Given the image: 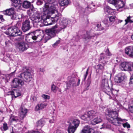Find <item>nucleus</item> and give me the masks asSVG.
Instances as JSON below:
<instances>
[{
    "label": "nucleus",
    "mask_w": 133,
    "mask_h": 133,
    "mask_svg": "<svg viewBox=\"0 0 133 133\" xmlns=\"http://www.w3.org/2000/svg\"><path fill=\"white\" fill-rule=\"evenodd\" d=\"M43 1L45 3L43 8L44 13L41 18V20H43L44 23L47 18H50V16L57 11V6L54 4L56 0H43Z\"/></svg>",
    "instance_id": "1"
},
{
    "label": "nucleus",
    "mask_w": 133,
    "mask_h": 133,
    "mask_svg": "<svg viewBox=\"0 0 133 133\" xmlns=\"http://www.w3.org/2000/svg\"><path fill=\"white\" fill-rule=\"evenodd\" d=\"M98 113L96 111L91 110L85 112L81 116L82 119L89 121H91V124L95 125L101 122L102 120L100 117L97 116Z\"/></svg>",
    "instance_id": "2"
},
{
    "label": "nucleus",
    "mask_w": 133,
    "mask_h": 133,
    "mask_svg": "<svg viewBox=\"0 0 133 133\" xmlns=\"http://www.w3.org/2000/svg\"><path fill=\"white\" fill-rule=\"evenodd\" d=\"M106 114L110 118L108 119L109 121L115 125H119L123 121L125 120V119H122L118 117V114L116 111L108 109Z\"/></svg>",
    "instance_id": "3"
},
{
    "label": "nucleus",
    "mask_w": 133,
    "mask_h": 133,
    "mask_svg": "<svg viewBox=\"0 0 133 133\" xmlns=\"http://www.w3.org/2000/svg\"><path fill=\"white\" fill-rule=\"evenodd\" d=\"M58 27V25L56 24L51 28L46 30H45L46 34H45L44 35L43 34L42 35L39 34V35H41L42 36V39L44 38V43H45L48 40L51 38L55 37L56 35V34L58 33L61 30V29H56V28H57Z\"/></svg>",
    "instance_id": "4"
},
{
    "label": "nucleus",
    "mask_w": 133,
    "mask_h": 133,
    "mask_svg": "<svg viewBox=\"0 0 133 133\" xmlns=\"http://www.w3.org/2000/svg\"><path fill=\"white\" fill-rule=\"evenodd\" d=\"M21 26V22H17L15 26L8 29L7 31L6 32V34L13 36H21L22 32L19 29Z\"/></svg>",
    "instance_id": "5"
},
{
    "label": "nucleus",
    "mask_w": 133,
    "mask_h": 133,
    "mask_svg": "<svg viewBox=\"0 0 133 133\" xmlns=\"http://www.w3.org/2000/svg\"><path fill=\"white\" fill-rule=\"evenodd\" d=\"M56 12L55 14V13H54L53 15H51L52 17H51V18L50 19V18H47L45 22L44 23L45 25H50L52 24L57 21L59 19L60 17L61 16V14L58 13L57 11H56Z\"/></svg>",
    "instance_id": "6"
},
{
    "label": "nucleus",
    "mask_w": 133,
    "mask_h": 133,
    "mask_svg": "<svg viewBox=\"0 0 133 133\" xmlns=\"http://www.w3.org/2000/svg\"><path fill=\"white\" fill-rule=\"evenodd\" d=\"M23 70V72L20 74L18 77L23 79L25 82H29L32 79L31 74L29 70L25 67H24Z\"/></svg>",
    "instance_id": "7"
},
{
    "label": "nucleus",
    "mask_w": 133,
    "mask_h": 133,
    "mask_svg": "<svg viewBox=\"0 0 133 133\" xmlns=\"http://www.w3.org/2000/svg\"><path fill=\"white\" fill-rule=\"evenodd\" d=\"M68 80L69 81L67 83V89L68 88V87H73L75 86H78L79 84L80 80L79 79H78V82L77 84L76 83V79L74 75H72L71 76H69L68 78Z\"/></svg>",
    "instance_id": "8"
},
{
    "label": "nucleus",
    "mask_w": 133,
    "mask_h": 133,
    "mask_svg": "<svg viewBox=\"0 0 133 133\" xmlns=\"http://www.w3.org/2000/svg\"><path fill=\"white\" fill-rule=\"evenodd\" d=\"M117 20V18L116 16H111L108 17V18H105L103 22L107 26H109Z\"/></svg>",
    "instance_id": "9"
},
{
    "label": "nucleus",
    "mask_w": 133,
    "mask_h": 133,
    "mask_svg": "<svg viewBox=\"0 0 133 133\" xmlns=\"http://www.w3.org/2000/svg\"><path fill=\"white\" fill-rule=\"evenodd\" d=\"M119 68L122 71H131L132 70L131 66L129 63L123 62L119 65Z\"/></svg>",
    "instance_id": "10"
},
{
    "label": "nucleus",
    "mask_w": 133,
    "mask_h": 133,
    "mask_svg": "<svg viewBox=\"0 0 133 133\" xmlns=\"http://www.w3.org/2000/svg\"><path fill=\"white\" fill-rule=\"evenodd\" d=\"M12 86L14 88L20 87L23 85L24 83L22 80L21 79L15 78L12 81Z\"/></svg>",
    "instance_id": "11"
},
{
    "label": "nucleus",
    "mask_w": 133,
    "mask_h": 133,
    "mask_svg": "<svg viewBox=\"0 0 133 133\" xmlns=\"http://www.w3.org/2000/svg\"><path fill=\"white\" fill-rule=\"evenodd\" d=\"M31 38L34 41H36V42H39L42 40L43 37L41 35H34L30 37L27 36L26 37V40L28 42L30 43V41Z\"/></svg>",
    "instance_id": "12"
},
{
    "label": "nucleus",
    "mask_w": 133,
    "mask_h": 133,
    "mask_svg": "<svg viewBox=\"0 0 133 133\" xmlns=\"http://www.w3.org/2000/svg\"><path fill=\"white\" fill-rule=\"evenodd\" d=\"M30 21L29 19H26L23 23L22 29L24 32H25L31 28V26L30 24Z\"/></svg>",
    "instance_id": "13"
},
{
    "label": "nucleus",
    "mask_w": 133,
    "mask_h": 133,
    "mask_svg": "<svg viewBox=\"0 0 133 133\" xmlns=\"http://www.w3.org/2000/svg\"><path fill=\"white\" fill-rule=\"evenodd\" d=\"M16 48L21 51L26 50L28 48L27 44L24 43H18L16 45Z\"/></svg>",
    "instance_id": "14"
},
{
    "label": "nucleus",
    "mask_w": 133,
    "mask_h": 133,
    "mask_svg": "<svg viewBox=\"0 0 133 133\" xmlns=\"http://www.w3.org/2000/svg\"><path fill=\"white\" fill-rule=\"evenodd\" d=\"M41 15L36 12L34 13L31 17V20L34 22L38 23L41 21L40 18Z\"/></svg>",
    "instance_id": "15"
},
{
    "label": "nucleus",
    "mask_w": 133,
    "mask_h": 133,
    "mask_svg": "<svg viewBox=\"0 0 133 133\" xmlns=\"http://www.w3.org/2000/svg\"><path fill=\"white\" fill-rule=\"evenodd\" d=\"M124 75L123 74L119 73L116 76L115 81L116 82L119 83L122 82L124 80Z\"/></svg>",
    "instance_id": "16"
},
{
    "label": "nucleus",
    "mask_w": 133,
    "mask_h": 133,
    "mask_svg": "<svg viewBox=\"0 0 133 133\" xmlns=\"http://www.w3.org/2000/svg\"><path fill=\"white\" fill-rule=\"evenodd\" d=\"M47 105V103L44 102L38 104L35 107V110L36 111H39L40 110H42L45 108Z\"/></svg>",
    "instance_id": "17"
},
{
    "label": "nucleus",
    "mask_w": 133,
    "mask_h": 133,
    "mask_svg": "<svg viewBox=\"0 0 133 133\" xmlns=\"http://www.w3.org/2000/svg\"><path fill=\"white\" fill-rule=\"evenodd\" d=\"M27 112V109L24 107H22L20 108L19 111V114L20 116V119H22L25 116Z\"/></svg>",
    "instance_id": "18"
},
{
    "label": "nucleus",
    "mask_w": 133,
    "mask_h": 133,
    "mask_svg": "<svg viewBox=\"0 0 133 133\" xmlns=\"http://www.w3.org/2000/svg\"><path fill=\"white\" fill-rule=\"evenodd\" d=\"M125 53L129 57H133V47L129 46L127 47L125 49Z\"/></svg>",
    "instance_id": "19"
},
{
    "label": "nucleus",
    "mask_w": 133,
    "mask_h": 133,
    "mask_svg": "<svg viewBox=\"0 0 133 133\" xmlns=\"http://www.w3.org/2000/svg\"><path fill=\"white\" fill-rule=\"evenodd\" d=\"M103 90L104 92L110 96H111L113 95L114 90L111 91L109 88V85L108 86H106L103 88Z\"/></svg>",
    "instance_id": "20"
},
{
    "label": "nucleus",
    "mask_w": 133,
    "mask_h": 133,
    "mask_svg": "<svg viewBox=\"0 0 133 133\" xmlns=\"http://www.w3.org/2000/svg\"><path fill=\"white\" fill-rule=\"evenodd\" d=\"M12 1L13 5L17 9L20 8L21 5V0H12Z\"/></svg>",
    "instance_id": "21"
},
{
    "label": "nucleus",
    "mask_w": 133,
    "mask_h": 133,
    "mask_svg": "<svg viewBox=\"0 0 133 133\" xmlns=\"http://www.w3.org/2000/svg\"><path fill=\"white\" fill-rule=\"evenodd\" d=\"M93 130L89 126H85L83 129L81 133H93Z\"/></svg>",
    "instance_id": "22"
},
{
    "label": "nucleus",
    "mask_w": 133,
    "mask_h": 133,
    "mask_svg": "<svg viewBox=\"0 0 133 133\" xmlns=\"http://www.w3.org/2000/svg\"><path fill=\"white\" fill-rule=\"evenodd\" d=\"M70 22V21L67 19H65L63 20L62 21V26L60 28H59L57 29H61V30L65 28L67 26V25L69 24Z\"/></svg>",
    "instance_id": "23"
},
{
    "label": "nucleus",
    "mask_w": 133,
    "mask_h": 133,
    "mask_svg": "<svg viewBox=\"0 0 133 133\" xmlns=\"http://www.w3.org/2000/svg\"><path fill=\"white\" fill-rule=\"evenodd\" d=\"M104 64L102 65L99 64L96 65L95 67L96 72L99 73L103 71L104 68Z\"/></svg>",
    "instance_id": "24"
},
{
    "label": "nucleus",
    "mask_w": 133,
    "mask_h": 133,
    "mask_svg": "<svg viewBox=\"0 0 133 133\" xmlns=\"http://www.w3.org/2000/svg\"><path fill=\"white\" fill-rule=\"evenodd\" d=\"M4 14L5 15H9L10 16L13 15L14 13V9L12 8H11L7 9L3 11Z\"/></svg>",
    "instance_id": "25"
},
{
    "label": "nucleus",
    "mask_w": 133,
    "mask_h": 133,
    "mask_svg": "<svg viewBox=\"0 0 133 133\" xmlns=\"http://www.w3.org/2000/svg\"><path fill=\"white\" fill-rule=\"evenodd\" d=\"M115 6L119 9L123 8L124 5L123 2L120 0H117L115 5Z\"/></svg>",
    "instance_id": "26"
},
{
    "label": "nucleus",
    "mask_w": 133,
    "mask_h": 133,
    "mask_svg": "<svg viewBox=\"0 0 133 133\" xmlns=\"http://www.w3.org/2000/svg\"><path fill=\"white\" fill-rule=\"evenodd\" d=\"M114 9L111 8L108 6H106L104 8V12L106 14L110 15L114 11Z\"/></svg>",
    "instance_id": "27"
},
{
    "label": "nucleus",
    "mask_w": 133,
    "mask_h": 133,
    "mask_svg": "<svg viewBox=\"0 0 133 133\" xmlns=\"http://www.w3.org/2000/svg\"><path fill=\"white\" fill-rule=\"evenodd\" d=\"M12 95V97H14L15 98H16L19 96H21V94L19 91H15L14 92L13 91H11L8 93V95Z\"/></svg>",
    "instance_id": "28"
},
{
    "label": "nucleus",
    "mask_w": 133,
    "mask_h": 133,
    "mask_svg": "<svg viewBox=\"0 0 133 133\" xmlns=\"http://www.w3.org/2000/svg\"><path fill=\"white\" fill-rule=\"evenodd\" d=\"M80 121L79 120L77 119H75L72 120V122L70 123V125H71L73 126H74L76 128H77L79 124Z\"/></svg>",
    "instance_id": "29"
},
{
    "label": "nucleus",
    "mask_w": 133,
    "mask_h": 133,
    "mask_svg": "<svg viewBox=\"0 0 133 133\" xmlns=\"http://www.w3.org/2000/svg\"><path fill=\"white\" fill-rule=\"evenodd\" d=\"M31 4V3L30 2L26 0L24 1L23 2L22 6L25 8L28 9L30 7Z\"/></svg>",
    "instance_id": "30"
},
{
    "label": "nucleus",
    "mask_w": 133,
    "mask_h": 133,
    "mask_svg": "<svg viewBox=\"0 0 133 133\" xmlns=\"http://www.w3.org/2000/svg\"><path fill=\"white\" fill-rule=\"evenodd\" d=\"M69 2V0H59V4L62 6L68 5Z\"/></svg>",
    "instance_id": "31"
},
{
    "label": "nucleus",
    "mask_w": 133,
    "mask_h": 133,
    "mask_svg": "<svg viewBox=\"0 0 133 133\" xmlns=\"http://www.w3.org/2000/svg\"><path fill=\"white\" fill-rule=\"evenodd\" d=\"M77 128L74 126L69 125L68 129V132L69 133H74Z\"/></svg>",
    "instance_id": "32"
},
{
    "label": "nucleus",
    "mask_w": 133,
    "mask_h": 133,
    "mask_svg": "<svg viewBox=\"0 0 133 133\" xmlns=\"http://www.w3.org/2000/svg\"><path fill=\"white\" fill-rule=\"evenodd\" d=\"M109 85L108 80L106 79H104L102 81V86L103 88Z\"/></svg>",
    "instance_id": "33"
},
{
    "label": "nucleus",
    "mask_w": 133,
    "mask_h": 133,
    "mask_svg": "<svg viewBox=\"0 0 133 133\" xmlns=\"http://www.w3.org/2000/svg\"><path fill=\"white\" fill-rule=\"evenodd\" d=\"M10 120L11 122L13 121L17 122L19 121V120L18 117L12 115H11L10 117Z\"/></svg>",
    "instance_id": "34"
},
{
    "label": "nucleus",
    "mask_w": 133,
    "mask_h": 133,
    "mask_svg": "<svg viewBox=\"0 0 133 133\" xmlns=\"http://www.w3.org/2000/svg\"><path fill=\"white\" fill-rule=\"evenodd\" d=\"M8 129L7 124L6 123H4L3 124V127L1 128L0 129L2 131H5Z\"/></svg>",
    "instance_id": "35"
},
{
    "label": "nucleus",
    "mask_w": 133,
    "mask_h": 133,
    "mask_svg": "<svg viewBox=\"0 0 133 133\" xmlns=\"http://www.w3.org/2000/svg\"><path fill=\"white\" fill-rule=\"evenodd\" d=\"M131 17L130 16L127 17V18L125 20V24H126L128 23H131L133 22V21L131 19Z\"/></svg>",
    "instance_id": "36"
},
{
    "label": "nucleus",
    "mask_w": 133,
    "mask_h": 133,
    "mask_svg": "<svg viewBox=\"0 0 133 133\" xmlns=\"http://www.w3.org/2000/svg\"><path fill=\"white\" fill-rule=\"evenodd\" d=\"M44 122L41 120H39L36 123V125L37 127H42L44 124Z\"/></svg>",
    "instance_id": "37"
},
{
    "label": "nucleus",
    "mask_w": 133,
    "mask_h": 133,
    "mask_svg": "<svg viewBox=\"0 0 133 133\" xmlns=\"http://www.w3.org/2000/svg\"><path fill=\"white\" fill-rule=\"evenodd\" d=\"M57 89L58 87L54 84H53L51 86V90L54 92H56Z\"/></svg>",
    "instance_id": "38"
},
{
    "label": "nucleus",
    "mask_w": 133,
    "mask_h": 133,
    "mask_svg": "<svg viewBox=\"0 0 133 133\" xmlns=\"http://www.w3.org/2000/svg\"><path fill=\"white\" fill-rule=\"evenodd\" d=\"M91 79L90 78H89L87 81V90L89 89V87L91 84Z\"/></svg>",
    "instance_id": "39"
},
{
    "label": "nucleus",
    "mask_w": 133,
    "mask_h": 133,
    "mask_svg": "<svg viewBox=\"0 0 133 133\" xmlns=\"http://www.w3.org/2000/svg\"><path fill=\"white\" fill-rule=\"evenodd\" d=\"M122 125L124 127H127V128H130V125L128 122L123 123Z\"/></svg>",
    "instance_id": "40"
},
{
    "label": "nucleus",
    "mask_w": 133,
    "mask_h": 133,
    "mask_svg": "<svg viewBox=\"0 0 133 133\" xmlns=\"http://www.w3.org/2000/svg\"><path fill=\"white\" fill-rule=\"evenodd\" d=\"M42 96L44 99H49L50 98V96L45 94H43L42 95Z\"/></svg>",
    "instance_id": "41"
},
{
    "label": "nucleus",
    "mask_w": 133,
    "mask_h": 133,
    "mask_svg": "<svg viewBox=\"0 0 133 133\" xmlns=\"http://www.w3.org/2000/svg\"><path fill=\"white\" fill-rule=\"evenodd\" d=\"M117 0H108V3L115 5Z\"/></svg>",
    "instance_id": "42"
},
{
    "label": "nucleus",
    "mask_w": 133,
    "mask_h": 133,
    "mask_svg": "<svg viewBox=\"0 0 133 133\" xmlns=\"http://www.w3.org/2000/svg\"><path fill=\"white\" fill-rule=\"evenodd\" d=\"M92 37V36H90L87 34L86 35H85V36L83 37V38L84 39H85L86 40H87L88 39L91 38Z\"/></svg>",
    "instance_id": "43"
},
{
    "label": "nucleus",
    "mask_w": 133,
    "mask_h": 133,
    "mask_svg": "<svg viewBox=\"0 0 133 133\" xmlns=\"http://www.w3.org/2000/svg\"><path fill=\"white\" fill-rule=\"evenodd\" d=\"M43 2L42 0H37L36 4L38 5H40L42 4Z\"/></svg>",
    "instance_id": "44"
},
{
    "label": "nucleus",
    "mask_w": 133,
    "mask_h": 133,
    "mask_svg": "<svg viewBox=\"0 0 133 133\" xmlns=\"http://www.w3.org/2000/svg\"><path fill=\"white\" fill-rule=\"evenodd\" d=\"M10 16L11 19L13 20H15L16 19V15L15 14H14V13L13 14V15H11Z\"/></svg>",
    "instance_id": "45"
},
{
    "label": "nucleus",
    "mask_w": 133,
    "mask_h": 133,
    "mask_svg": "<svg viewBox=\"0 0 133 133\" xmlns=\"http://www.w3.org/2000/svg\"><path fill=\"white\" fill-rule=\"evenodd\" d=\"M106 55L109 56H111V54L109 51L108 49H107L106 51Z\"/></svg>",
    "instance_id": "46"
},
{
    "label": "nucleus",
    "mask_w": 133,
    "mask_h": 133,
    "mask_svg": "<svg viewBox=\"0 0 133 133\" xmlns=\"http://www.w3.org/2000/svg\"><path fill=\"white\" fill-rule=\"evenodd\" d=\"M60 43V41L59 40H58L56 41V42L54 43L52 45L53 46L57 45L58 44Z\"/></svg>",
    "instance_id": "47"
},
{
    "label": "nucleus",
    "mask_w": 133,
    "mask_h": 133,
    "mask_svg": "<svg viewBox=\"0 0 133 133\" xmlns=\"http://www.w3.org/2000/svg\"><path fill=\"white\" fill-rule=\"evenodd\" d=\"M89 69V68H88V69L87 70L85 74L84 75V80L85 79L86 77H87L88 75V73Z\"/></svg>",
    "instance_id": "48"
},
{
    "label": "nucleus",
    "mask_w": 133,
    "mask_h": 133,
    "mask_svg": "<svg viewBox=\"0 0 133 133\" xmlns=\"http://www.w3.org/2000/svg\"><path fill=\"white\" fill-rule=\"evenodd\" d=\"M129 109L132 113H133V105L130 106L129 107Z\"/></svg>",
    "instance_id": "49"
},
{
    "label": "nucleus",
    "mask_w": 133,
    "mask_h": 133,
    "mask_svg": "<svg viewBox=\"0 0 133 133\" xmlns=\"http://www.w3.org/2000/svg\"><path fill=\"white\" fill-rule=\"evenodd\" d=\"M0 19L2 22H4L5 20L3 18V16L2 15H0Z\"/></svg>",
    "instance_id": "50"
},
{
    "label": "nucleus",
    "mask_w": 133,
    "mask_h": 133,
    "mask_svg": "<svg viewBox=\"0 0 133 133\" xmlns=\"http://www.w3.org/2000/svg\"><path fill=\"white\" fill-rule=\"evenodd\" d=\"M63 132L61 131L60 130L57 129L56 130V133H62Z\"/></svg>",
    "instance_id": "51"
},
{
    "label": "nucleus",
    "mask_w": 133,
    "mask_h": 133,
    "mask_svg": "<svg viewBox=\"0 0 133 133\" xmlns=\"http://www.w3.org/2000/svg\"><path fill=\"white\" fill-rule=\"evenodd\" d=\"M101 58L102 59H106V58L103 56V54H101Z\"/></svg>",
    "instance_id": "52"
},
{
    "label": "nucleus",
    "mask_w": 133,
    "mask_h": 133,
    "mask_svg": "<svg viewBox=\"0 0 133 133\" xmlns=\"http://www.w3.org/2000/svg\"><path fill=\"white\" fill-rule=\"evenodd\" d=\"M29 133H41L40 132H39L38 131H34L33 132H29Z\"/></svg>",
    "instance_id": "53"
},
{
    "label": "nucleus",
    "mask_w": 133,
    "mask_h": 133,
    "mask_svg": "<svg viewBox=\"0 0 133 133\" xmlns=\"http://www.w3.org/2000/svg\"><path fill=\"white\" fill-rule=\"evenodd\" d=\"M100 26V25L99 24H97L96 28H97V29L98 30H100V29L99 28V27Z\"/></svg>",
    "instance_id": "54"
},
{
    "label": "nucleus",
    "mask_w": 133,
    "mask_h": 133,
    "mask_svg": "<svg viewBox=\"0 0 133 133\" xmlns=\"http://www.w3.org/2000/svg\"><path fill=\"white\" fill-rule=\"evenodd\" d=\"M39 71L42 72H44V70L43 68H40L39 69Z\"/></svg>",
    "instance_id": "55"
},
{
    "label": "nucleus",
    "mask_w": 133,
    "mask_h": 133,
    "mask_svg": "<svg viewBox=\"0 0 133 133\" xmlns=\"http://www.w3.org/2000/svg\"><path fill=\"white\" fill-rule=\"evenodd\" d=\"M132 80H133V75L131 76L130 78V83H131V82L132 81H131Z\"/></svg>",
    "instance_id": "56"
},
{
    "label": "nucleus",
    "mask_w": 133,
    "mask_h": 133,
    "mask_svg": "<svg viewBox=\"0 0 133 133\" xmlns=\"http://www.w3.org/2000/svg\"><path fill=\"white\" fill-rule=\"evenodd\" d=\"M54 119H52L50 120L49 121V122L50 123H52L54 122Z\"/></svg>",
    "instance_id": "57"
},
{
    "label": "nucleus",
    "mask_w": 133,
    "mask_h": 133,
    "mask_svg": "<svg viewBox=\"0 0 133 133\" xmlns=\"http://www.w3.org/2000/svg\"><path fill=\"white\" fill-rule=\"evenodd\" d=\"M32 99L34 101H36V98L35 96H34L33 97Z\"/></svg>",
    "instance_id": "58"
},
{
    "label": "nucleus",
    "mask_w": 133,
    "mask_h": 133,
    "mask_svg": "<svg viewBox=\"0 0 133 133\" xmlns=\"http://www.w3.org/2000/svg\"><path fill=\"white\" fill-rule=\"evenodd\" d=\"M116 103H117L118 105H119V103L117 102H115L114 103L115 104Z\"/></svg>",
    "instance_id": "59"
},
{
    "label": "nucleus",
    "mask_w": 133,
    "mask_h": 133,
    "mask_svg": "<svg viewBox=\"0 0 133 133\" xmlns=\"http://www.w3.org/2000/svg\"><path fill=\"white\" fill-rule=\"evenodd\" d=\"M121 133H126L125 132L123 131H119Z\"/></svg>",
    "instance_id": "60"
},
{
    "label": "nucleus",
    "mask_w": 133,
    "mask_h": 133,
    "mask_svg": "<svg viewBox=\"0 0 133 133\" xmlns=\"http://www.w3.org/2000/svg\"><path fill=\"white\" fill-rule=\"evenodd\" d=\"M16 71V70H15V71L14 72H12V73L11 74H14L15 72Z\"/></svg>",
    "instance_id": "61"
},
{
    "label": "nucleus",
    "mask_w": 133,
    "mask_h": 133,
    "mask_svg": "<svg viewBox=\"0 0 133 133\" xmlns=\"http://www.w3.org/2000/svg\"><path fill=\"white\" fill-rule=\"evenodd\" d=\"M132 39L133 40V35H132L131 36Z\"/></svg>",
    "instance_id": "62"
},
{
    "label": "nucleus",
    "mask_w": 133,
    "mask_h": 133,
    "mask_svg": "<svg viewBox=\"0 0 133 133\" xmlns=\"http://www.w3.org/2000/svg\"><path fill=\"white\" fill-rule=\"evenodd\" d=\"M116 61L117 62H118V60L117 59H116Z\"/></svg>",
    "instance_id": "63"
},
{
    "label": "nucleus",
    "mask_w": 133,
    "mask_h": 133,
    "mask_svg": "<svg viewBox=\"0 0 133 133\" xmlns=\"http://www.w3.org/2000/svg\"><path fill=\"white\" fill-rule=\"evenodd\" d=\"M21 18H22L23 17V15H21Z\"/></svg>",
    "instance_id": "64"
}]
</instances>
